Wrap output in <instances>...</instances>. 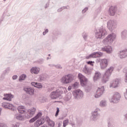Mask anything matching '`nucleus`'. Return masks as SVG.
I'll return each instance as SVG.
<instances>
[{
  "label": "nucleus",
  "mask_w": 127,
  "mask_h": 127,
  "mask_svg": "<svg viewBox=\"0 0 127 127\" xmlns=\"http://www.w3.org/2000/svg\"><path fill=\"white\" fill-rule=\"evenodd\" d=\"M107 32L106 29L103 27H101L96 29L95 32V37L97 39H101V38H104L106 35H107Z\"/></svg>",
  "instance_id": "1"
},
{
  "label": "nucleus",
  "mask_w": 127,
  "mask_h": 127,
  "mask_svg": "<svg viewBox=\"0 0 127 127\" xmlns=\"http://www.w3.org/2000/svg\"><path fill=\"white\" fill-rule=\"evenodd\" d=\"M114 66H110L105 72L102 79V83H107L110 79V76L112 75L113 71H114Z\"/></svg>",
  "instance_id": "2"
},
{
  "label": "nucleus",
  "mask_w": 127,
  "mask_h": 127,
  "mask_svg": "<svg viewBox=\"0 0 127 127\" xmlns=\"http://www.w3.org/2000/svg\"><path fill=\"white\" fill-rule=\"evenodd\" d=\"M116 34L112 33L109 34L105 39L103 41L104 44H107L108 45L112 44L114 42V40L116 39Z\"/></svg>",
  "instance_id": "3"
},
{
  "label": "nucleus",
  "mask_w": 127,
  "mask_h": 127,
  "mask_svg": "<svg viewBox=\"0 0 127 127\" xmlns=\"http://www.w3.org/2000/svg\"><path fill=\"white\" fill-rule=\"evenodd\" d=\"M74 80V75L71 74L65 75L62 78V82L64 84H69L72 83Z\"/></svg>",
  "instance_id": "4"
},
{
  "label": "nucleus",
  "mask_w": 127,
  "mask_h": 127,
  "mask_svg": "<svg viewBox=\"0 0 127 127\" xmlns=\"http://www.w3.org/2000/svg\"><path fill=\"white\" fill-rule=\"evenodd\" d=\"M63 94V91H60L59 89H57L55 91H53L51 93V98L53 100H56V99H59L60 97Z\"/></svg>",
  "instance_id": "5"
},
{
  "label": "nucleus",
  "mask_w": 127,
  "mask_h": 127,
  "mask_svg": "<svg viewBox=\"0 0 127 127\" xmlns=\"http://www.w3.org/2000/svg\"><path fill=\"white\" fill-rule=\"evenodd\" d=\"M72 95L74 97V99L75 100H79V99H82L84 97V94L83 92L80 90H75L72 92Z\"/></svg>",
  "instance_id": "6"
},
{
  "label": "nucleus",
  "mask_w": 127,
  "mask_h": 127,
  "mask_svg": "<svg viewBox=\"0 0 127 127\" xmlns=\"http://www.w3.org/2000/svg\"><path fill=\"white\" fill-rule=\"evenodd\" d=\"M100 109L96 108L91 113V120L94 122H96L99 118H100Z\"/></svg>",
  "instance_id": "7"
},
{
  "label": "nucleus",
  "mask_w": 127,
  "mask_h": 127,
  "mask_svg": "<svg viewBox=\"0 0 127 127\" xmlns=\"http://www.w3.org/2000/svg\"><path fill=\"white\" fill-rule=\"evenodd\" d=\"M77 77L80 82V85L82 86L87 85V83H88V79H87L85 76L83 75L82 73H78Z\"/></svg>",
  "instance_id": "8"
},
{
  "label": "nucleus",
  "mask_w": 127,
  "mask_h": 127,
  "mask_svg": "<svg viewBox=\"0 0 127 127\" xmlns=\"http://www.w3.org/2000/svg\"><path fill=\"white\" fill-rule=\"evenodd\" d=\"M107 27L110 31H113V29L117 28V22L113 20H110L107 22Z\"/></svg>",
  "instance_id": "9"
},
{
  "label": "nucleus",
  "mask_w": 127,
  "mask_h": 127,
  "mask_svg": "<svg viewBox=\"0 0 127 127\" xmlns=\"http://www.w3.org/2000/svg\"><path fill=\"white\" fill-rule=\"evenodd\" d=\"M121 97V94L118 92H115L110 100L111 103H114V104L119 103V102H120Z\"/></svg>",
  "instance_id": "10"
},
{
  "label": "nucleus",
  "mask_w": 127,
  "mask_h": 127,
  "mask_svg": "<svg viewBox=\"0 0 127 127\" xmlns=\"http://www.w3.org/2000/svg\"><path fill=\"white\" fill-rule=\"evenodd\" d=\"M101 56H103V53L101 52H93L89 56L86 57V59H90V58H97L98 57H101Z\"/></svg>",
  "instance_id": "11"
},
{
  "label": "nucleus",
  "mask_w": 127,
  "mask_h": 127,
  "mask_svg": "<svg viewBox=\"0 0 127 127\" xmlns=\"http://www.w3.org/2000/svg\"><path fill=\"white\" fill-rule=\"evenodd\" d=\"M117 10L118 8H117V6H111L108 10L109 15L111 16H114V15H116Z\"/></svg>",
  "instance_id": "12"
},
{
  "label": "nucleus",
  "mask_w": 127,
  "mask_h": 127,
  "mask_svg": "<svg viewBox=\"0 0 127 127\" xmlns=\"http://www.w3.org/2000/svg\"><path fill=\"white\" fill-rule=\"evenodd\" d=\"M105 91V88L104 86H102L101 87H99L96 91V94L95 95V98H100L101 96L103 94H104V92Z\"/></svg>",
  "instance_id": "13"
},
{
  "label": "nucleus",
  "mask_w": 127,
  "mask_h": 127,
  "mask_svg": "<svg viewBox=\"0 0 127 127\" xmlns=\"http://www.w3.org/2000/svg\"><path fill=\"white\" fill-rule=\"evenodd\" d=\"M97 61L98 62H100V66L102 69H105V68H107L108 66V60L107 59H97Z\"/></svg>",
  "instance_id": "14"
},
{
  "label": "nucleus",
  "mask_w": 127,
  "mask_h": 127,
  "mask_svg": "<svg viewBox=\"0 0 127 127\" xmlns=\"http://www.w3.org/2000/svg\"><path fill=\"white\" fill-rule=\"evenodd\" d=\"M23 90L27 94L30 95V96H33L34 95V89L32 87H24Z\"/></svg>",
  "instance_id": "15"
},
{
  "label": "nucleus",
  "mask_w": 127,
  "mask_h": 127,
  "mask_svg": "<svg viewBox=\"0 0 127 127\" xmlns=\"http://www.w3.org/2000/svg\"><path fill=\"white\" fill-rule=\"evenodd\" d=\"M119 57L121 59H124V58H127V49H125L119 53Z\"/></svg>",
  "instance_id": "16"
},
{
  "label": "nucleus",
  "mask_w": 127,
  "mask_h": 127,
  "mask_svg": "<svg viewBox=\"0 0 127 127\" xmlns=\"http://www.w3.org/2000/svg\"><path fill=\"white\" fill-rule=\"evenodd\" d=\"M102 51H104L108 53V54H111V53H113V48L111 46H105L103 48H102Z\"/></svg>",
  "instance_id": "17"
},
{
  "label": "nucleus",
  "mask_w": 127,
  "mask_h": 127,
  "mask_svg": "<svg viewBox=\"0 0 127 127\" xmlns=\"http://www.w3.org/2000/svg\"><path fill=\"white\" fill-rule=\"evenodd\" d=\"M35 111H36V109L34 108L29 110V114L25 115V119H30V118H32V116H33V115H34L35 113Z\"/></svg>",
  "instance_id": "18"
},
{
  "label": "nucleus",
  "mask_w": 127,
  "mask_h": 127,
  "mask_svg": "<svg viewBox=\"0 0 127 127\" xmlns=\"http://www.w3.org/2000/svg\"><path fill=\"white\" fill-rule=\"evenodd\" d=\"M13 98V95L9 93H7L4 94V97L2 98L3 100H5L6 101H9V102L11 101V99Z\"/></svg>",
  "instance_id": "19"
},
{
  "label": "nucleus",
  "mask_w": 127,
  "mask_h": 127,
  "mask_svg": "<svg viewBox=\"0 0 127 127\" xmlns=\"http://www.w3.org/2000/svg\"><path fill=\"white\" fill-rule=\"evenodd\" d=\"M119 83H120V79H116L111 82L110 87H112V88H117L118 86H119Z\"/></svg>",
  "instance_id": "20"
},
{
  "label": "nucleus",
  "mask_w": 127,
  "mask_h": 127,
  "mask_svg": "<svg viewBox=\"0 0 127 127\" xmlns=\"http://www.w3.org/2000/svg\"><path fill=\"white\" fill-rule=\"evenodd\" d=\"M44 124V121L43 119H40L38 120L37 121H36L34 124V126L35 127H39L40 126H42Z\"/></svg>",
  "instance_id": "21"
},
{
  "label": "nucleus",
  "mask_w": 127,
  "mask_h": 127,
  "mask_svg": "<svg viewBox=\"0 0 127 127\" xmlns=\"http://www.w3.org/2000/svg\"><path fill=\"white\" fill-rule=\"evenodd\" d=\"M83 72L85 73V74L88 75V76H90L91 75V74H92V69L85 66L83 68Z\"/></svg>",
  "instance_id": "22"
},
{
  "label": "nucleus",
  "mask_w": 127,
  "mask_h": 127,
  "mask_svg": "<svg viewBox=\"0 0 127 127\" xmlns=\"http://www.w3.org/2000/svg\"><path fill=\"white\" fill-rule=\"evenodd\" d=\"M102 74L101 72L99 71H96L95 73V75L93 77V80L94 82H96L97 80H99L101 78Z\"/></svg>",
  "instance_id": "23"
},
{
  "label": "nucleus",
  "mask_w": 127,
  "mask_h": 127,
  "mask_svg": "<svg viewBox=\"0 0 127 127\" xmlns=\"http://www.w3.org/2000/svg\"><path fill=\"white\" fill-rule=\"evenodd\" d=\"M39 71H40V68L37 67H33L31 69V72L32 73V74H38V73H39Z\"/></svg>",
  "instance_id": "24"
},
{
  "label": "nucleus",
  "mask_w": 127,
  "mask_h": 127,
  "mask_svg": "<svg viewBox=\"0 0 127 127\" xmlns=\"http://www.w3.org/2000/svg\"><path fill=\"white\" fill-rule=\"evenodd\" d=\"M18 112L20 114H24L25 113V109H24V106H20L17 108Z\"/></svg>",
  "instance_id": "25"
},
{
  "label": "nucleus",
  "mask_w": 127,
  "mask_h": 127,
  "mask_svg": "<svg viewBox=\"0 0 127 127\" xmlns=\"http://www.w3.org/2000/svg\"><path fill=\"white\" fill-rule=\"evenodd\" d=\"M121 37L122 39H126L127 37V30H124L121 33Z\"/></svg>",
  "instance_id": "26"
},
{
  "label": "nucleus",
  "mask_w": 127,
  "mask_h": 127,
  "mask_svg": "<svg viewBox=\"0 0 127 127\" xmlns=\"http://www.w3.org/2000/svg\"><path fill=\"white\" fill-rule=\"evenodd\" d=\"M15 118L19 121H23V120H24V117H23V116L20 114H17L15 116Z\"/></svg>",
  "instance_id": "27"
},
{
  "label": "nucleus",
  "mask_w": 127,
  "mask_h": 127,
  "mask_svg": "<svg viewBox=\"0 0 127 127\" xmlns=\"http://www.w3.org/2000/svg\"><path fill=\"white\" fill-rule=\"evenodd\" d=\"M8 110H10L11 111H13V112H14V111H16V108L15 107L13 106V105L10 104L9 105V106L7 108Z\"/></svg>",
  "instance_id": "28"
},
{
  "label": "nucleus",
  "mask_w": 127,
  "mask_h": 127,
  "mask_svg": "<svg viewBox=\"0 0 127 127\" xmlns=\"http://www.w3.org/2000/svg\"><path fill=\"white\" fill-rule=\"evenodd\" d=\"M25 78H26V75L24 74H22L19 78V82H21V81L25 80Z\"/></svg>",
  "instance_id": "29"
},
{
  "label": "nucleus",
  "mask_w": 127,
  "mask_h": 127,
  "mask_svg": "<svg viewBox=\"0 0 127 127\" xmlns=\"http://www.w3.org/2000/svg\"><path fill=\"white\" fill-rule=\"evenodd\" d=\"M9 105H10L9 103H8L6 102H3L2 103V107H3L4 109H8Z\"/></svg>",
  "instance_id": "30"
},
{
  "label": "nucleus",
  "mask_w": 127,
  "mask_h": 127,
  "mask_svg": "<svg viewBox=\"0 0 127 127\" xmlns=\"http://www.w3.org/2000/svg\"><path fill=\"white\" fill-rule=\"evenodd\" d=\"M107 105V102L105 100H102L100 102V106L101 107H105V106Z\"/></svg>",
  "instance_id": "31"
},
{
  "label": "nucleus",
  "mask_w": 127,
  "mask_h": 127,
  "mask_svg": "<svg viewBox=\"0 0 127 127\" xmlns=\"http://www.w3.org/2000/svg\"><path fill=\"white\" fill-rule=\"evenodd\" d=\"M48 124L49 126L51 127H54V126H55V123L54 121H50V122H48Z\"/></svg>",
  "instance_id": "32"
},
{
  "label": "nucleus",
  "mask_w": 127,
  "mask_h": 127,
  "mask_svg": "<svg viewBox=\"0 0 127 127\" xmlns=\"http://www.w3.org/2000/svg\"><path fill=\"white\" fill-rule=\"evenodd\" d=\"M63 9H67V6H62L58 9L57 11L58 12H61Z\"/></svg>",
  "instance_id": "33"
},
{
  "label": "nucleus",
  "mask_w": 127,
  "mask_h": 127,
  "mask_svg": "<svg viewBox=\"0 0 127 127\" xmlns=\"http://www.w3.org/2000/svg\"><path fill=\"white\" fill-rule=\"evenodd\" d=\"M37 64H39L41 65L43 63H44V60L43 59H41L38 60L36 62Z\"/></svg>",
  "instance_id": "34"
},
{
  "label": "nucleus",
  "mask_w": 127,
  "mask_h": 127,
  "mask_svg": "<svg viewBox=\"0 0 127 127\" xmlns=\"http://www.w3.org/2000/svg\"><path fill=\"white\" fill-rule=\"evenodd\" d=\"M68 124H69V120H66L63 121V127H66V126L68 125Z\"/></svg>",
  "instance_id": "35"
},
{
  "label": "nucleus",
  "mask_w": 127,
  "mask_h": 127,
  "mask_svg": "<svg viewBox=\"0 0 127 127\" xmlns=\"http://www.w3.org/2000/svg\"><path fill=\"white\" fill-rule=\"evenodd\" d=\"M22 98L24 101H27V100H28V96L26 94H23Z\"/></svg>",
  "instance_id": "36"
},
{
  "label": "nucleus",
  "mask_w": 127,
  "mask_h": 127,
  "mask_svg": "<svg viewBox=\"0 0 127 127\" xmlns=\"http://www.w3.org/2000/svg\"><path fill=\"white\" fill-rule=\"evenodd\" d=\"M41 116H42V113L41 112H39L35 116V118H36V119H38L39 118H40V117H41Z\"/></svg>",
  "instance_id": "37"
},
{
  "label": "nucleus",
  "mask_w": 127,
  "mask_h": 127,
  "mask_svg": "<svg viewBox=\"0 0 127 127\" xmlns=\"http://www.w3.org/2000/svg\"><path fill=\"white\" fill-rule=\"evenodd\" d=\"M35 88H37L38 89H40V88H42V85L41 84V83L37 82V84H36Z\"/></svg>",
  "instance_id": "38"
},
{
  "label": "nucleus",
  "mask_w": 127,
  "mask_h": 127,
  "mask_svg": "<svg viewBox=\"0 0 127 127\" xmlns=\"http://www.w3.org/2000/svg\"><path fill=\"white\" fill-rule=\"evenodd\" d=\"M36 120V118L34 117L33 118L31 119L29 122L30 124H32V123H34V122H35Z\"/></svg>",
  "instance_id": "39"
},
{
  "label": "nucleus",
  "mask_w": 127,
  "mask_h": 127,
  "mask_svg": "<svg viewBox=\"0 0 127 127\" xmlns=\"http://www.w3.org/2000/svg\"><path fill=\"white\" fill-rule=\"evenodd\" d=\"M78 86H79V83L77 82H75L73 84V87L75 88V89H77L78 88Z\"/></svg>",
  "instance_id": "40"
},
{
  "label": "nucleus",
  "mask_w": 127,
  "mask_h": 127,
  "mask_svg": "<svg viewBox=\"0 0 127 127\" xmlns=\"http://www.w3.org/2000/svg\"><path fill=\"white\" fill-rule=\"evenodd\" d=\"M60 112V109L59 108H57V111L55 114V117H58V115H59V112Z\"/></svg>",
  "instance_id": "41"
},
{
  "label": "nucleus",
  "mask_w": 127,
  "mask_h": 127,
  "mask_svg": "<svg viewBox=\"0 0 127 127\" xmlns=\"http://www.w3.org/2000/svg\"><path fill=\"white\" fill-rule=\"evenodd\" d=\"M55 67L57 69H62V66L60 64H57V65L55 64Z\"/></svg>",
  "instance_id": "42"
},
{
  "label": "nucleus",
  "mask_w": 127,
  "mask_h": 127,
  "mask_svg": "<svg viewBox=\"0 0 127 127\" xmlns=\"http://www.w3.org/2000/svg\"><path fill=\"white\" fill-rule=\"evenodd\" d=\"M0 127H7V125L4 123H0Z\"/></svg>",
  "instance_id": "43"
},
{
  "label": "nucleus",
  "mask_w": 127,
  "mask_h": 127,
  "mask_svg": "<svg viewBox=\"0 0 127 127\" xmlns=\"http://www.w3.org/2000/svg\"><path fill=\"white\" fill-rule=\"evenodd\" d=\"M12 127H19V123H16L12 125Z\"/></svg>",
  "instance_id": "44"
},
{
  "label": "nucleus",
  "mask_w": 127,
  "mask_h": 127,
  "mask_svg": "<svg viewBox=\"0 0 127 127\" xmlns=\"http://www.w3.org/2000/svg\"><path fill=\"white\" fill-rule=\"evenodd\" d=\"M108 127H114V125L112 124V122L111 121H109L108 122Z\"/></svg>",
  "instance_id": "45"
},
{
  "label": "nucleus",
  "mask_w": 127,
  "mask_h": 127,
  "mask_svg": "<svg viewBox=\"0 0 127 127\" xmlns=\"http://www.w3.org/2000/svg\"><path fill=\"white\" fill-rule=\"evenodd\" d=\"M88 9L89 8H88V7H85L82 11V13H85V12H86V11H87V10H88Z\"/></svg>",
  "instance_id": "46"
},
{
  "label": "nucleus",
  "mask_w": 127,
  "mask_h": 127,
  "mask_svg": "<svg viewBox=\"0 0 127 127\" xmlns=\"http://www.w3.org/2000/svg\"><path fill=\"white\" fill-rule=\"evenodd\" d=\"M49 31L48 30V29H46L45 30V31H44L43 32V35H46V34L47 33H48V32H49Z\"/></svg>",
  "instance_id": "47"
},
{
  "label": "nucleus",
  "mask_w": 127,
  "mask_h": 127,
  "mask_svg": "<svg viewBox=\"0 0 127 127\" xmlns=\"http://www.w3.org/2000/svg\"><path fill=\"white\" fill-rule=\"evenodd\" d=\"M93 63H95L94 62H93V61H89V62H87V64H88L89 65H91V66H93Z\"/></svg>",
  "instance_id": "48"
},
{
  "label": "nucleus",
  "mask_w": 127,
  "mask_h": 127,
  "mask_svg": "<svg viewBox=\"0 0 127 127\" xmlns=\"http://www.w3.org/2000/svg\"><path fill=\"white\" fill-rule=\"evenodd\" d=\"M46 120L47 123H49V122L51 121V120H50V118H49V117L48 116L46 117Z\"/></svg>",
  "instance_id": "49"
},
{
  "label": "nucleus",
  "mask_w": 127,
  "mask_h": 127,
  "mask_svg": "<svg viewBox=\"0 0 127 127\" xmlns=\"http://www.w3.org/2000/svg\"><path fill=\"white\" fill-rule=\"evenodd\" d=\"M18 77V76H17V75H13L12 76V79H13V80H16L17 79Z\"/></svg>",
  "instance_id": "50"
},
{
  "label": "nucleus",
  "mask_w": 127,
  "mask_h": 127,
  "mask_svg": "<svg viewBox=\"0 0 127 127\" xmlns=\"http://www.w3.org/2000/svg\"><path fill=\"white\" fill-rule=\"evenodd\" d=\"M37 82H31V85L32 86H33L34 87H36V84H37Z\"/></svg>",
  "instance_id": "51"
},
{
  "label": "nucleus",
  "mask_w": 127,
  "mask_h": 127,
  "mask_svg": "<svg viewBox=\"0 0 127 127\" xmlns=\"http://www.w3.org/2000/svg\"><path fill=\"white\" fill-rule=\"evenodd\" d=\"M83 37L84 39L86 40V39H87V38L88 37V35L87 34H85L83 36Z\"/></svg>",
  "instance_id": "52"
},
{
  "label": "nucleus",
  "mask_w": 127,
  "mask_h": 127,
  "mask_svg": "<svg viewBox=\"0 0 127 127\" xmlns=\"http://www.w3.org/2000/svg\"><path fill=\"white\" fill-rule=\"evenodd\" d=\"M123 72L124 73H126V74L127 73V67H126L123 69Z\"/></svg>",
  "instance_id": "53"
},
{
  "label": "nucleus",
  "mask_w": 127,
  "mask_h": 127,
  "mask_svg": "<svg viewBox=\"0 0 127 127\" xmlns=\"http://www.w3.org/2000/svg\"><path fill=\"white\" fill-rule=\"evenodd\" d=\"M69 125H71L72 127H75V123L74 122H71Z\"/></svg>",
  "instance_id": "54"
},
{
  "label": "nucleus",
  "mask_w": 127,
  "mask_h": 127,
  "mask_svg": "<svg viewBox=\"0 0 127 127\" xmlns=\"http://www.w3.org/2000/svg\"><path fill=\"white\" fill-rule=\"evenodd\" d=\"M39 78H40V80L41 81H43V80H45L44 77H43V76H41L39 77Z\"/></svg>",
  "instance_id": "55"
},
{
  "label": "nucleus",
  "mask_w": 127,
  "mask_h": 127,
  "mask_svg": "<svg viewBox=\"0 0 127 127\" xmlns=\"http://www.w3.org/2000/svg\"><path fill=\"white\" fill-rule=\"evenodd\" d=\"M48 6H49V3H47L45 5V8H47V7H48Z\"/></svg>",
  "instance_id": "56"
},
{
  "label": "nucleus",
  "mask_w": 127,
  "mask_h": 127,
  "mask_svg": "<svg viewBox=\"0 0 127 127\" xmlns=\"http://www.w3.org/2000/svg\"><path fill=\"white\" fill-rule=\"evenodd\" d=\"M125 97L126 100H127V89H126V93L125 94Z\"/></svg>",
  "instance_id": "57"
},
{
  "label": "nucleus",
  "mask_w": 127,
  "mask_h": 127,
  "mask_svg": "<svg viewBox=\"0 0 127 127\" xmlns=\"http://www.w3.org/2000/svg\"><path fill=\"white\" fill-rule=\"evenodd\" d=\"M125 82L126 83H127V73L126 74Z\"/></svg>",
  "instance_id": "58"
},
{
  "label": "nucleus",
  "mask_w": 127,
  "mask_h": 127,
  "mask_svg": "<svg viewBox=\"0 0 127 127\" xmlns=\"http://www.w3.org/2000/svg\"><path fill=\"white\" fill-rule=\"evenodd\" d=\"M72 89V87L69 86L68 88H67V90L68 91H70V90Z\"/></svg>",
  "instance_id": "59"
},
{
  "label": "nucleus",
  "mask_w": 127,
  "mask_h": 127,
  "mask_svg": "<svg viewBox=\"0 0 127 127\" xmlns=\"http://www.w3.org/2000/svg\"><path fill=\"white\" fill-rule=\"evenodd\" d=\"M50 67H55V64H49Z\"/></svg>",
  "instance_id": "60"
},
{
  "label": "nucleus",
  "mask_w": 127,
  "mask_h": 127,
  "mask_svg": "<svg viewBox=\"0 0 127 127\" xmlns=\"http://www.w3.org/2000/svg\"><path fill=\"white\" fill-rule=\"evenodd\" d=\"M125 120H127V113L125 115Z\"/></svg>",
  "instance_id": "61"
},
{
  "label": "nucleus",
  "mask_w": 127,
  "mask_h": 127,
  "mask_svg": "<svg viewBox=\"0 0 127 127\" xmlns=\"http://www.w3.org/2000/svg\"><path fill=\"white\" fill-rule=\"evenodd\" d=\"M61 123H59V124H58V127H61Z\"/></svg>",
  "instance_id": "62"
},
{
  "label": "nucleus",
  "mask_w": 127,
  "mask_h": 127,
  "mask_svg": "<svg viewBox=\"0 0 127 127\" xmlns=\"http://www.w3.org/2000/svg\"><path fill=\"white\" fill-rule=\"evenodd\" d=\"M41 127H48L46 125H43V126H42Z\"/></svg>",
  "instance_id": "63"
},
{
  "label": "nucleus",
  "mask_w": 127,
  "mask_h": 127,
  "mask_svg": "<svg viewBox=\"0 0 127 127\" xmlns=\"http://www.w3.org/2000/svg\"><path fill=\"white\" fill-rule=\"evenodd\" d=\"M49 59H51V58H49V57H47V60H49Z\"/></svg>",
  "instance_id": "64"
}]
</instances>
